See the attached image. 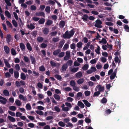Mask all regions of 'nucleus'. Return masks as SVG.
Returning a JSON list of instances; mask_svg holds the SVG:
<instances>
[{
  "label": "nucleus",
  "mask_w": 129,
  "mask_h": 129,
  "mask_svg": "<svg viewBox=\"0 0 129 129\" xmlns=\"http://www.w3.org/2000/svg\"><path fill=\"white\" fill-rule=\"evenodd\" d=\"M8 118L9 120L11 122H14L16 121L15 119L14 118L11 116H8Z\"/></svg>",
  "instance_id": "dca6fc26"
},
{
  "label": "nucleus",
  "mask_w": 129,
  "mask_h": 129,
  "mask_svg": "<svg viewBox=\"0 0 129 129\" xmlns=\"http://www.w3.org/2000/svg\"><path fill=\"white\" fill-rule=\"evenodd\" d=\"M79 69V68L78 67L73 68L71 70V71L74 73L77 72Z\"/></svg>",
  "instance_id": "a878e982"
},
{
  "label": "nucleus",
  "mask_w": 129,
  "mask_h": 129,
  "mask_svg": "<svg viewBox=\"0 0 129 129\" xmlns=\"http://www.w3.org/2000/svg\"><path fill=\"white\" fill-rule=\"evenodd\" d=\"M54 110L57 112H59L60 111V110L59 107L57 106L54 107Z\"/></svg>",
  "instance_id": "680f3d73"
},
{
  "label": "nucleus",
  "mask_w": 129,
  "mask_h": 129,
  "mask_svg": "<svg viewBox=\"0 0 129 129\" xmlns=\"http://www.w3.org/2000/svg\"><path fill=\"white\" fill-rule=\"evenodd\" d=\"M50 63L52 67H55L57 66V64H58V63H56L52 61H50Z\"/></svg>",
  "instance_id": "c85d7f7f"
},
{
  "label": "nucleus",
  "mask_w": 129,
  "mask_h": 129,
  "mask_svg": "<svg viewBox=\"0 0 129 129\" xmlns=\"http://www.w3.org/2000/svg\"><path fill=\"white\" fill-rule=\"evenodd\" d=\"M76 77L77 78H80L81 77L82 73L81 71L78 72L76 74Z\"/></svg>",
  "instance_id": "ddd939ff"
},
{
  "label": "nucleus",
  "mask_w": 129,
  "mask_h": 129,
  "mask_svg": "<svg viewBox=\"0 0 129 129\" xmlns=\"http://www.w3.org/2000/svg\"><path fill=\"white\" fill-rule=\"evenodd\" d=\"M11 53L12 55H15L17 54L16 51L13 48H12L11 49Z\"/></svg>",
  "instance_id": "5701e85b"
},
{
  "label": "nucleus",
  "mask_w": 129,
  "mask_h": 129,
  "mask_svg": "<svg viewBox=\"0 0 129 129\" xmlns=\"http://www.w3.org/2000/svg\"><path fill=\"white\" fill-rule=\"evenodd\" d=\"M4 62L6 66L9 68H10L11 67L10 64H9L7 60L4 59Z\"/></svg>",
  "instance_id": "f3484780"
},
{
  "label": "nucleus",
  "mask_w": 129,
  "mask_h": 129,
  "mask_svg": "<svg viewBox=\"0 0 129 129\" xmlns=\"http://www.w3.org/2000/svg\"><path fill=\"white\" fill-rule=\"evenodd\" d=\"M4 49L6 54H8L9 53L10 51V49L7 46H5L4 47Z\"/></svg>",
  "instance_id": "39448f33"
},
{
  "label": "nucleus",
  "mask_w": 129,
  "mask_h": 129,
  "mask_svg": "<svg viewBox=\"0 0 129 129\" xmlns=\"http://www.w3.org/2000/svg\"><path fill=\"white\" fill-rule=\"evenodd\" d=\"M124 29L126 30V31L128 32L129 31V27L127 25H125L124 26Z\"/></svg>",
  "instance_id": "774afa93"
},
{
  "label": "nucleus",
  "mask_w": 129,
  "mask_h": 129,
  "mask_svg": "<svg viewBox=\"0 0 129 129\" xmlns=\"http://www.w3.org/2000/svg\"><path fill=\"white\" fill-rule=\"evenodd\" d=\"M69 47V45L67 44H66L63 47V49L64 50H67Z\"/></svg>",
  "instance_id": "5fc2aeb1"
},
{
  "label": "nucleus",
  "mask_w": 129,
  "mask_h": 129,
  "mask_svg": "<svg viewBox=\"0 0 129 129\" xmlns=\"http://www.w3.org/2000/svg\"><path fill=\"white\" fill-rule=\"evenodd\" d=\"M47 46V45L44 43H43L40 45V47L42 48H45Z\"/></svg>",
  "instance_id": "a19ab883"
},
{
  "label": "nucleus",
  "mask_w": 129,
  "mask_h": 129,
  "mask_svg": "<svg viewBox=\"0 0 129 129\" xmlns=\"http://www.w3.org/2000/svg\"><path fill=\"white\" fill-rule=\"evenodd\" d=\"M26 78V76L23 73H21V79L23 80H25Z\"/></svg>",
  "instance_id": "b1692460"
},
{
  "label": "nucleus",
  "mask_w": 129,
  "mask_h": 129,
  "mask_svg": "<svg viewBox=\"0 0 129 129\" xmlns=\"http://www.w3.org/2000/svg\"><path fill=\"white\" fill-rule=\"evenodd\" d=\"M85 121L87 123H90L91 122V120L87 117L85 118Z\"/></svg>",
  "instance_id": "4d7b16f0"
},
{
  "label": "nucleus",
  "mask_w": 129,
  "mask_h": 129,
  "mask_svg": "<svg viewBox=\"0 0 129 129\" xmlns=\"http://www.w3.org/2000/svg\"><path fill=\"white\" fill-rule=\"evenodd\" d=\"M74 31L73 29H71L69 33L68 30H67L63 35V38L65 39H69L74 35Z\"/></svg>",
  "instance_id": "f257e3e1"
},
{
  "label": "nucleus",
  "mask_w": 129,
  "mask_h": 129,
  "mask_svg": "<svg viewBox=\"0 0 129 129\" xmlns=\"http://www.w3.org/2000/svg\"><path fill=\"white\" fill-rule=\"evenodd\" d=\"M53 22L51 20H48L46 22V24L47 25H49L51 24Z\"/></svg>",
  "instance_id": "58836bf2"
},
{
  "label": "nucleus",
  "mask_w": 129,
  "mask_h": 129,
  "mask_svg": "<svg viewBox=\"0 0 129 129\" xmlns=\"http://www.w3.org/2000/svg\"><path fill=\"white\" fill-rule=\"evenodd\" d=\"M58 124L59 126L61 127H64L66 125L65 123L62 121L59 122Z\"/></svg>",
  "instance_id": "72a5a7b5"
},
{
  "label": "nucleus",
  "mask_w": 129,
  "mask_h": 129,
  "mask_svg": "<svg viewBox=\"0 0 129 129\" xmlns=\"http://www.w3.org/2000/svg\"><path fill=\"white\" fill-rule=\"evenodd\" d=\"M5 15L8 17V18H11V14L7 10L5 12Z\"/></svg>",
  "instance_id": "412c9836"
},
{
  "label": "nucleus",
  "mask_w": 129,
  "mask_h": 129,
  "mask_svg": "<svg viewBox=\"0 0 129 129\" xmlns=\"http://www.w3.org/2000/svg\"><path fill=\"white\" fill-rule=\"evenodd\" d=\"M36 15L37 16H43L45 17V15L44 12L42 11H40L39 12H37L36 13Z\"/></svg>",
  "instance_id": "423d86ee"
},
{
  "label": "nucleus",
  "mask_w": 129,
  "mask_h": 129,
  "mask_svg": "<svg viewBox=\"0 0 129 129\" xmlns=\"http://www.w3.org/2000/svg\"><path fill=\"white\" fill-rule=\"evenodd\" d=\"M36 113L40 115H43L44 114V112L40 110H37L36 111Z\"/></svg>",
  "instance_id": "a18cd8bd"
},
{
  "label": "nucleus",
  "mask_w": 129,
  "mask_h": 129,
  "mask_svg": "<svg viewBox=\"0 0 129 129\" xmlns=\"http://www.w3.org/2000/svg\"><path fill=\"white\" fill-rule=\"evenodd\" d=\"M26 110H30L31 109V107L30 104L29 103L27 104L26 105Z\"/></svg>",
  "instance_id": "2f4dec72"
},
{
  "label": "nucleus",
  "mask_w": 129,
  "mask_h": 129,
  "mask_svg": "<svg viewBox=\"0 0 129 129\" xmlns=\"http://www.w3.org/2000/svg\"><path fill=\"white\" fill-rule=\"evenodd\" d=\"M66 126L67 127H71L72 128L73 127V125L72 123L69 122L66 125Z\"/></svg>",
  "instance_id": "052dcab7"
},
{
  "label": "nucleus",
  "mask_w": 129,
  "mask_h": 129,
  "mask_svg": "<svg viewBox=\"0 0 129 129\" xmlns=\"http://www.w3.org/2000/svg\"><path fill=\"white\" fill-rule=\"evenodd\" d=\"M44 39L41 37H39L37 38V40L39 42H42L43 41Z\"/></svg>",
  "instance_id": "79ce46f5"
},
{
  "label": "nucleus",
  "mask_w": 129,
  "mask_h": 129,
  "mask_svg": "<svg viewBox=\"0 0 129 129\" xmlns=\"http://www.w3.org/2000/svg\"><path fill=\"white\" fill-rule=\"evenodd\" d=\"M37 123L39 124V125L42 126H43L46 125V123L45 122H38Z\"/></svg>",
  "instance_id": "49530a36"
},
{
  "label": "nucleus",
  "mask_w": 129,
  "mask_h": 129,
  "mask_svg": "<svg viewBox=\"0 0 129 129\" xmlns=\"http://www.w3.org/2000/svg\"><path fill=\"white\" fill-rule=\"evenodd\" d=\"M100 47L99 46H98L96 50H95V52L98 54H99L100 52Z\"/></svg>",
  "instance_id": "864d4df0"
},
{
  "label": "nucleus",
  "mask_w": 129,
  "mask_h": 129,
  "mask_svg": "<svg viewBox=\"0 0 129 129\" xmlns=\"http://www.w3.org/2000/svg\"><path fill=\"white\" fill-rule=\"evenodd\" d=\"M100 94V92L98 91L95 92L93 94V97L98 96Z\"/></svg>",
  "instance_id": "e433bc0d"
},
{
  "label": "nucleus",
  "mask_w": 129,
  "mask_h": 129,
  "mask_svg": "<svg viewBox=\"0 0 129 129\" xmlns=\"http://www.w3.org/2000/svg\"><path fill=\"white\" fill-rule=\"evenodd\" d=\"M82 69L84 71L87 70L88 68V64H85L82 67Z\"/></svg>",
  "instance_id": "cd10ccee"
},
{
  "label": "nucleus",
  "mask_w": 129,
  "mask_h": 129,
  "mask_svg": "<svg viewBox=\"0 0 129 129\" xmlns=\"http://www.w3.org/2000/svg\"><path fill=\"white\" fill-rule=\"evenodd\" d=\"M83 102L84 103L86 106L88 107H90L91 106V104L89 103L86 100H83Z\"/></svg>",
  "instance_id": "0eeeda50"
},
{
  "label": "nucleus",
  "mask_w": 129,
  "mask_h": 129,
  "mask_svg": "<svg viewBox=\"0 0 129 129\" xmlns=\"http://www.w3.org/2000/svg\"><path fill=\"white\" fill-rule=\"evenodd\" d=\"M20 46L22 51H24L25 50V46L23 43H20Z\"/></svg>",
  "instance_id": "6e6552de"
},
{
  "label": "nucleus",
  "mask_w": 129,
  "mask_h": 129,
  "mask_svg": "<svg viewBox=\"0 0 129 129\" xmlns=\"http://www.w3.org/2000/svg\"><path fill=\"white\" fill-rule=\"evenodd\" d=\"M60 51L61 50L60 49H57L53 52V54L55 56L57 55Z\"/></svg>",
  "instance_id": "f8f14e48"
},
{
  "label": "nucleus",
  "mask_w": 129,
  "mask_h": 129,
  "mask_svg": "<svg viewBox=\"0 0 129 129\" xmlns=\"http://www.w3.org/2000/svg\"><path fill=\"white\" fill-rule=\"evenodd\" d=\"M23 60L25 62H27L29 61V59L27 56H24Z\"/></svg>",
  "instance_id": "338daca9"
},
{
  "label": "nucleus",
  "mask_w": 129,
  "mask_h": 129,
  "mask_svg": "<svg viewBox=\"0 0 129 129\" xmlns=\"http://www.w3.org/2000/svg\"><path fill=\"white\" fill-rule=\"evenodd\" d=\"M15 68L17 71H19L20 70V67L18 64H16L15 66Z\"/></svg>",
  "instance_id": "c03bdc74"
},
{
  "label": "nucleus",
  "mask_w": 129,
  "mask_h": 129,
  "mask_svg": "<svg viewBox=\"0 0 129 129\" xmlns=\"http://www.w3.org/2000/svg\"><path fill=\"white\" fill-rule=\"evenodd\" d=\"M64 42L63 41H61L59 43V45L58 47L59 48H61L63 45L64 44Z\"/></svg>",
  "instance_id": "c756f323"
},
{
  "label": "nucleus",
  "mask_w": 129,
  "mask_h": 129,
  "mask_svg": "<svg viewBox=\"0 0 129 129\" xmlns=\"http://www.w3.org/2000/svg\"><path fill=\"white\" fill-rule=\"evenodd\" d=\"M97 88L98 90V91H99L100 93L101 92H103L105 89L104 86H102V85H98L96 86V87L95 89V91H97Z\"/></svg>",
  "instance_id": "7ed1b4c3"
},
{
  "label": "nucleus",
  "mask_w": 129,
  "mask_h": 129,
  "mask_svg": "<svg viewBox=\"0 0 129 129\" xmlns=\"http://www.w3.org/2000/svg\"><path fill=\"white\" fill-rule=\"evenodd\" d=\"M88 17V16L87 15L84 14V17H82V19L83 20L87 21Z\"/></svg>",
  "instance_id": "6e6d98bb"
},
{
  "label": "nucleus",
  "mask_w": 129,
  "mask_h": 129,
  "mask_svg": "<svg viewBox=\"0 0 129 129\" xmlns=\"http://www.w3.org/2000/svg\"><path fill=\"white\" fill-rule=\"evenodd\" d=\"M54 96L55 99L57 100H59L60 99V97L59 95L57 94H54Z\"/></svg>",
  "instance_id": "ea45409f"
},
{
  "label": "nucleus",
  "mask_w": 129,
  "mask_h": 129,
  "mask_svg": "<svg viewBox=\"0 0 129 129\" xmlns=\"http://www.w3.org/2000/svg\"><path fill=\"white\" fill-rule=\"evenodd\" d=\"M27 26L28 28L30 29H33L35 28V26L31 23L30 24V25L28 24V25Z\"/></svg>",
  "instance_id": "393cba45"
},
{
  "label": "nucleus",
  "mask_w": 129,
  "mask_h": 129,
  "mask_svg": "<svg viewBox=\"0 0 129 129\" xmlns=\"http://www.w3.org/2000/svg\"><path fill=\"white\" fill-rule=\"evenodd\" d=\"M70 47L71 49L75 50V44L74 43H73L70 45Z\"/></svg>",
  "instance_id": "603ef678"
},
{
  "label": "nucleus",
  "mask_w": 129,
  "mask_h": 129,
  "mask_svg": "<svg viewBox=\"0 0 129 129\" xmlns=\"http://www.w3.org/2000/svg\"><path fill=\"white\" fill-rule=\"evenodd\" d=\"M14 76L15 78H17L19 76V73L18 71H16L14 72Z\"/></svg>",
  "instance_id": "7c9ffc66"
},
{
  "label": "nucleus",
  "mask_w": 129,
  "mask_h": 129,
  "mask_svg": "<svg viewBox=\"0 0 129 129\" xmlns=\"http://www.w3.org/2000/svg\"><path fill=\"white\" fill-rule=\"evenodd\" d=\"M12 23L13 25L15 27H16L17 26V24L16 21L15 20H13L12 21Z\"/></svg>",
  "instance_id": "de8ad7c7"
},
{
  "label": "nucleus",
  "mask_w": 129,
  "mask_h": 129,
  "mask_svg": "<svg viewBox=\"0 0 129 129\" xmlns=\"http://www.w3.org/2000/svg\"><path fill=\"white\" fill-rule=\"evenodd\" d=\"M45 11L47 13H50V6H47L45 9Z\"/></svg>",
  "instance_id": "bb28decb"
},
{
  "label": "nucleus",
  "mask_w": 129,
  "mask_h": 129,
  "mask_svg": "<svg viewBox=\"0 0 129 129\" xmlns=\"http://www.w3.org/2000/svg\"><path fill=\"white\" fill-rule=\"evenodd\" d=\"M3 94L6 96H9L10 94L9 91L6 89L4 90L3 91Z\"/></svg>",
  "instance_id": "aec40b11"
},
{
  "label": "nucleus",
  "mask_w": 129,
  "mask_h": 129,
  "mask_svg": "<svg viewBox=\"0 0 129 129\" xmlns=\"http://www.w3.org/2000/svg\"><path fill=\"white\" fill-rule=\"evenodd\" d=\"M116 75H115L114 73H112L110 77V78L111 80H113V79L115 77H116Z\"/></svg>",
  "instance_id": "37998d69"
},
{
  "label": "nucleus",
  "mask_w": 129,
  "mask_h": 129,
  "mask_svg": "<svg viewBox=\"0 0 129 129\" xmlns=\"http://www.w3.org/2000/svg\"><path fill=\"white\" fill-rule=\"evenodd\" d=\"M99 42L100 43H102L104 44H105L107 43L106 40L104 38L102 39L101 41H99Z\"/></svg>",
  "instance_id": "f704fd0d"
},
{
  "label": "nucleus",
  "mask_w": 129,
  "mask_h": 129,
  "mask_svg": "<svg viewBox=\"0 0 129 129\" xmlns=\"http://www.w3.org/2000/svg\"><path fill=\"white\" fill-rule=\"evenodd\" d=\"M73 89L74 91H78L79 90V88L78 87L75 86L73 87Z\"/></svg>",
  "instance_id": "69168bd1"
},
{
  "label": "nucleus",
  "mask_w": 129,
  "mask_h": 129,
  "mask_svg": "<svg viewBox=\"0 0 129 129\" xmlns=\"http://www.w3.org/2000/svg\"><path fill=\"white\" fill-rule=\"evenodd\" d=\"M59 40L58 37H57L56 38H53L52 39V41L54 42H57Z\"/></svg>",
  "instance_id": "e2e57ef3"
},
{
  "label": "nucleus",
  "mask_w": 129,
  "mask_h": 129,
  "mask_svg": "<svg viewBox=\"0 0 129 129\" xmlns=\"http://www.w3.org/2000/svg\"><path fill=\"white\" fill-rule=\"evenodd\" d=\"M78 106L82 108H83L84 107V105L83 104L81 101H79L78 103Z\"/></svg>",
  "instance_id": "6ab92c4d"
},
{
  "label": "nucleus",
  "mask_w": 129,
  "mask_h": 129,
  "mask_svg": "<svg viewBox=\"0 0 129 129\" xmlns=\"http://www.w3.org/2000/svg\"><path fill=\"white\" fill-rule=\"evenodd\" d=\"M9 109L11 110L14 111L16 110V107L14 106H11L9 108Z\"/></svg>",
  "instance_id": "4c0bfd02"
},
{
  "label": "nucleus",
  "mask_w": 129,
  "mask_h": 129,
  "mask_svg": "<svg viewBox=\"0 0 129 129\" xmlns=\"http://www.w3.org/2000/svg\"><path fill=\"white\" fill-rule=\"evenodd\" d=\"M39 70L41 71H45V68L43 66H42L40 67Z\"/></svg>",
  "instance_id": "3c124183"
},
{
  "label": "nucleus",
  "mask_w": 129,
  "mask_h": 129,
  "mask_svg": "<svg viewBox=\"0 0 129 129\" xmlns=\"http://www.w3.org/2000/svg\"><path fill=\"white\" fill-rule=\"evenodd\" d=\"M68 67V66L67 64H64L62 67L61 70L63 71H66L67 68Z\"/></svg>",
  "instance_id": "9b49d317"
},
{
  "label": "nucleus",
  "mask_w": 129,
  "mask_h": 129,
  "mask_svg": "<svg viewBox=\"0 0 129 129\" xmlns=\"http://www.w3.org/2000/svg\"><path fill=\"white\" fill-rule=\"evenodd\" d=\"M101 102L103 103H106L107 102V99L105 98H104L101 100Z\"/></svg>",
  "instance_id": "0e129e2a"
},
{
  "label": "nucleus",
  "mask_w": 129,
  "mask_h": 129,
  "mask_svg": "<svg viewBox=\"0 0 129 129\" xmlns=\"http://www.w3.org/2000/svg\"><path fill=\"white\" fill-rule=\"evenodd\" d=\"M0 102L3 104H5L6 103L7 100L6 98L3 97L2 96H0Z\"/></svg>",
  "instance_id": "20e7f679"
},
{
  "label": "nucleus",
  "mask_w": 129,
  "mask_h": 129,
  "mask_svg": "<svg viewBox=\"0 0 129 129\" xmlns=\"http://www.w3.org/2000/svg\"><path fill=\"white\" fill-rule=\"evenodd\" d=\"M73 61L71 60H69L67 61L66 64L69 66H71L72 64Z\"/></svg>",
  "instance_id": "8fccbe9b"
},
{
  "label": "nucleus",
  "mask_w": 129,
  "mask_h": 129,
  "mask_svg": "<svg viewBox=\"0 0 129 129\" xmlns=\"http://www.w3.org/2000/svg\"><path fill=\"white\" fill-rule=\"evenodd\" d=\"M83 45L82 43L81 42H79L77 43V47L79 48H80Z\"/></svg>",
  "instance_id": "09e8293b"
},
{
  "label": "nucleus",
  "mask_w": 129,
  "mask_h": 129,
  "mask_svg": "<svg viewBox=\"0 0 129 129\" xmlns=\"http://www.w3.org/2000/svg\"><path fill=\"white\" fill-rule=\"evenodd\" d=\"M64 52H62L60 53L58 55V56L59 57H61L64 56Z\"/></svg>",
  "instance_id": "bf43d9fd"
},
{
  "label": "nucleus",
  "mask_w": 129,
  "mask_h": 129,
  "mask_svg": "<svg viewBox=\"0 0 129 129\" xmlns=\"http://www.w3.org/2000/svg\"><path fill=\"white\" fill-rule=\"evenodd\" d=\"M95 23L94 26L98 28H102L103 27L101 25L102 22L100 20L98 19L95 21Z\"/></svg>",
  "instance_id": "f03ea898"
},
{
  "label": "nucleus",
  "mask_w": 129,
  "mask_h": 129,
  "mask_svg": "<svg viewBox=\"0 0 129 129\" xmlns=\"http://www.w3.org/2000/svg\"><path fill=\"white\" fill-rule=\"evenodd\" d=\"M70 84L73 87L75 85L76 83L74 80H71L70 82Z\"/></svg>",
  "instance_id": "473e14b6"
},
{
  "label": "nucleus",
  "mask_w": 129,
  "mask_h": 129,
  "mask_svg": "<svg viewBox=\"0 0 129 129\" xmlns=\"http://www.w3.org/2000/svg\"><path fill=\"white\" fill-rule=\"evenodd\" d=\"M30 59L31 61L32 64H35L36 62V60L35 57L32 56H30Z\"/></svg>",
  "instance_id": "a211bd4d"
},
{
  "label": "nucleus",
  "mask_w": 129,
  "mask_h": 129,
  "mask_svg": "<svg viewBox=\"0 0 129 129\" xmlns=\"http://www.w3.org/2000/svg\"><path fill=\"white\" fill-rule=\"evenodd\" d=\"M26 47L27 49L30 51H31L32 50V47L30 44L29 42H28L26 44Z\"/></svg>",
  "instance_id": "9d476101"
},
{
  "label": "nucleus",
  "mask_w": 129,
  "mask_h": 129,
  "mask_svg": "<svg viewBox=\"0 0 129 129\" xmlns=\"http://www.w3.org/2000/svg\"><path fill=\"white\" fill-rule=\"evenodd\" d=\"M90 93V92L88 91H86L84 92V94L86 96H88L89 95Z\"/></svg>",
  "instance_id": "13d9d810"
},
{
  "label": "nucleus",
  "mask_w": 129,
  "mask_h": 129,
  "mask_svg": "<svg viewBox=\"0 0 129 129\" xmlns=\"http://www.w3.org/2000/svg\"><path fill=\"white\" fill-rule=\"evenodd\" d=\"M45 21V19L43 18H41L38 21L39 24H43Z\"/></svg>",
  "instance_id": "2eb2a0df"
},
{
  "label": "nucleus",
  "mask_w": 129,
  "mask_h": 129,
  "mask_svg": "<svg viewBox=\"0 0 129 129\" xmlns=\"http://www.w3.org/2000/svg\"><path fill=\"white\" fill-rule=\"evenodd\" d=\"M49 30L48 28L45 27L43 30L44 34L45 35L48 34L49 32Z\"/></svg>",
  "instance_id": "1a4fd4ad"
},
{
  "label": "nucleus",
  "mask_w": 129,
  "mask_h": 129,
  "mask_svg": "<svg viewBox=\"0 0 129 129\" xmlns=\"http://www.w3.org/2000/svg\"><path fill=\"white\" fill-rule=\"evenodd\" d=\"M54 77L59 80H60L62 78L61 76L60 75H54Z\"/></svg>",
  "instance_id": "c9c22d12"
},
{
  "label": "nucleus",
  "mask_w": 129,
  "mask_h": 129,
  "mask_svg": "<svg viewBox=\"0 0 129 129\" xmlns=\"http://www.w3.org/2000/svg\"><path fill=\"white\" fill-rule=\"evenodd\" d=\"M65 25V22L64 21L61 20L59 22V25L60 27H61L62 28H63L64 26Z\"/></svg>",
  "instance_id": "4be33fe9"
},
{
  "label": "nucleus",
  "mask_w": 129,
  "mask_h": 129,
  "mask_svg": "<svg viewBox=\"0 0 129 129\" xmlns=\"http://www.w3.org/2000/svg\"><path fill=\"white\" fill-rule=\"evenodd\" d=\"M77 82L78 84L79 85L81 84H82L84 82V79L83 78L79 79L77 81Z\"/></svg>",
  "instance_id": "4468645a"
}]
</instances>
